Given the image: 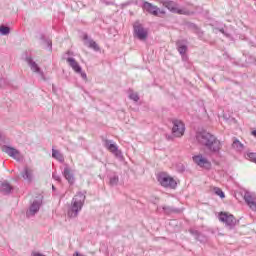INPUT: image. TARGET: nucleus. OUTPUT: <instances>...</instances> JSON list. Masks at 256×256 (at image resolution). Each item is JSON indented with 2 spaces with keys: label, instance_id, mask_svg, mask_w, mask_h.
Instances as JSON below:
<instances>
[{
  "label": "nucleus",
  "instance_id": "19",
  "mask_svg": "<svg viewBox=\"0 0 256 256\" xmlns=\"http://www.w3.org/2000/svg\"><path fill=\"white\" fill-rule=\"evenodd\" d=\"M21 175L23 179H25V181H28V183H31V181H33V169L25 167Z\"/></svg>",
  "mask_w": 256,
  "mask_h": 256
},
{
  "label": "nucleus",
  "instance_id": "11",
  "mask_svg": "<svg viewBox=\"0 0 256 256\" xmlns=\"http://www.w3.org/2000/svg\"><path fill=\"white\" fill-rule=\"evenodd\" d=\"M2 151L9 155V157H12V159H16V161H19L21 154L19 150L15 149L14 147L4 145L2 147Z\"/></svg>",
  "mask_w": 256,
  "mask_h": 256
},
{
  "label": "nucleus",
  "instance_id": "17",
  "mask_svg": "<svg viewBox=\"0 0 256 256\" xmlns=\"http://www.w3.org/2000/svg\"><path fill=\"white\" fill-rule=\"evenodd\" d=\"M68 65L75 71V73H81V66L79 65V62L75 60V58H67L66 59Z\"/></svg>",
  "mask_w": 256,
  "mask_h": 256
},
{
  "label": "nucleus",
  "instance_id": "32",
  "mask_svg": "<svg viewBox=\"0 0 256 256\" xmlns=\"http://www.w3.org/2000/svg\"><path fill=\"white\" fill-rule=\"evenodd\" d=\"M49 51H53V42L51 40L46 41Z\"/></svg>",
  "mask_w": 256,
  "mask_h": 256
},
{
  "label": "nucleus",
  "instance_id": "23",
  "mask_svg": "<svg viewBox=\"0 0 256 256\" xmlns=\"http://www.w3.org/2000/svg\"><path fill=\"white\" fill-rule=\"evenodd\" d=\"M255 200H256V197L253 194H251L250 192H245L244 201H245L246 205H248L249 203H251Z\"/></svg>",
  "mask_w": 256,
  "mask_h": 256
},
{
  "label": "nucleus",
  "instance_id": "3",
  "mask_svg": "<svg viewBox=\"0 0 256 256\" xmlns=\"http://www.w3.org/2000/svg\"><path fill=\"white\" fill-rule=\"evenodd\" d=\"M172 135H166L168 141H173L175 137L180 138L185 135V124L181 120H172Z\"/></svg>",
  "mask_w": 256,
  "mask_h": 256
},
{
  "label": "nucleus",
  "instance_id": "34",
  "mask_svg": "<svg viewBox=\"0 0 256 256\" xmlns=\"http://www.w3.org/2000/svg\"><path fill=\"white\" fill-rule=\"evenodd\" d=\"M220 33H223V35H225V30L223 28L220 29Z\"/></svg>",
  "mask_w": 256,
  "mask_h": 256
},
{
  "label": "nucleus",
  "instance_id": "10",
  "mask_svg": "<svg viewBox=\"0 0 256 256\" xmlns=\"http://www.w3.org/2000/svg\"><path fill=\"white\" fill-rule=\"evenodd\" d=\"M194 163L198 165V167H203L204 169L211 168V162L205 158L202 154H198L192 157Z\"/></svg>",
  "mask_w": 256,
  "mask_h": 256
},
{
  "label": "nucleus",
  "instance_id": "20",
  "mask_svg": "<svg viewBox=\"0 0 256 256\" xmlns=\"http://www.w3.org/2000/svg\"><path fill=\"white\" fill-rule=\"evenodd\" d=\"M52 157L53 159H56V161H59L60 163L65 162V157L61 154L59 150L52 149Z\"/></svg>",
  "mask_w": 256,
  "mask_h": 256
},
{
  "label": "nucleus",
  "instance_id": "36",
  "mask_svg": "<svg viewBox=\"0 0 256 256\" xmlns=\"http://www.w3.org/2000/svg\"><path fill=\"white\" fill-rule=\"evenodd\" d=\"M53 191H55V186H52Z\"/></svg>",
  "mask_w": 256,
  "mask_h": 256
},
{
  "label": "nucleus",
  "instance_id": "2",
  "mask_svg": "<svg viewBox=\"0 0 256 256\" xmlns=\"http://www.w3.org/2000/svg\"><path fill=\"white\" fill-rule=\"evenodd\" d=\"M85 199H87V196H85V193L78 192L72 199L71 206L68 209L67 216L70 217V219H75L79 216V212L81 209H83V206L85 205Z\"/></svg>",
  "mask_w": 256,
  "mask_h": 256
},
{
  "label": "nucleus",
  "instance_id": "16",
  "mask_svg": "<svg viewBox=\"0 0 256 256\" xmlns=\"http://www.w3.org/2000/svg\"><path fill=\"white\" fill-rule=\"evenodd\" d=\"M176 47L180 55L183 57V55L187 53V40L183 39L176 41Z\"/></svg>",
  "mask_w": 256,
  "mask_h": 256
},
{
  "label": "nucleus",
  "instance_id": "14",
  "mask_svg": "<svg viewBox=\"0 0 256 256\" xmlns=\"http://www.w3.org/2000/svg\"><path fill=\"white\" fill-rule=\"evenodd\" d=\"M83 40H84V45H86L90 49H93L94 51H101L99 44H97V42H95L93 39L89 38L87 34H84Z\"/></svg>",
  "mask_w": 256,
  "mask_h": 256
},
{
  "label": "nucleus",
  "instance_id": "6",
  "mask_svg": "<svg viewBox=\"0 0 256 256\" xmlns=\"http://www.w3.org/2000/svg\"><path fill=\"white\" fill-rule=\"evenodd\" d=\"M163 5L166 7L168 11H171V13H177L178 15H189V10L186 9H180L179 4L175 1H165Z\"/></svg>",
  "mask_w": 256,
  "mask_h": 256
},
{
  "label": "nucleus",
  "instance_id": "26",
  "mask_svg": "<svg viewBox=\"0 0 256 256\" xmlns=\"http://www.w3.org/2000/svg\"><path fill=\"white\" fill-rule=\"evenodd\" d=\"M11 29L7 26H0V35H9Z\"/></svg>",
  "mask_w": 256,
  "mask_h": 256
},
{
  "label": "nucleus",
  "instance_id": "15",
  "mask_svg": "<svg viewBox=\"0 0 256 256\" xmlns=\"http://www.w3.org/2000/svg\"><path fill=\"white\" fill-rule=\"evenodd\" d=\"M26 61L33 73H39V75H43V71H41V68L39 67V65H37V62L33 61V58L28 57L26 58Z\"/></svg>",
  "mask_w": 256,
  "mask_h": 256
},
{
  "label": "nucleus",
  "instance_id": "13",
  "mask_svg": "<svg viewBox=\"0 0 256 256\" xmlns=\"http://www.w3.org/2000/svg\"><path fill=\"white\" fill-rule=\"evenodd\" d=\"M145 11H147L148 13H151V15H155V17H157L159 15V13L163 14L165 13L164 11H161V9H159V7L149 3V2H145L143 5Z\"/></svg>",
  "mask_w": 256,
  "mask_h": 256
},
{
  "label": "nucleus",
  "instance_id": "30",
  "mask_svg": "<svg viewBox=\"0 0 256 256\" xmlns=\"http://www.w3.org/2000/svg\"><path fill=\"white\" fill-rule=\"evenodd\" d=\"M249 209H251V211H256V200L250 202L247 204Z\"/></svg>",
  "mask_w": 256,
  "mask_h": 256
},
{
  "label": "nucleus",
  "instance_id": "29",
  "mask_svg": "<svg viewBox=\"0 0 256 256\" xmlns=\"http://www.w3.org/2000/svg\"><path fill=\"white\" fill-rule=\"evenodd\" d=\"M247 157L250 159V161H252L253 163H256V153H248Z\"/></svg>",
  "mask_w": 256,
  "mask_h": 256
},
{
  "label": "nucleus",
  "instance_id": "9",
  "mask_svg": "<svg viewBox=\"0 0 256 256\" xmlns=\"http://www.w3.org/2000/svg\"><path fill=\"white\" fill-rule=\"evenodd\" d=\"M42 202L41 200H34L28 210L26 211L27 219H31V217H35L36 214L39 213V209H41Z\"/></svg>",
  "mask_w": 256,
  "mask_h": 256
},
{
  "label": "nucleus",
  "instance_id": "5",
  "mask_svg": "<svg viewBox=\"0 0 256 256\" xmlns=\"http://www.w3.org/2000/svg\"><path fill=\"white\" fill-rule=\"evenodd\" d=\"M134 29V37H137L139 41H145L149 35V32L145 27H143V24H141L139 21H136L133 24Z\"/></svg>",
  "mask_w": 256,
  "mask_h": 256
},
{
  "label": "nucleus",
  "instance_id": "21",
  "mask_svg": "<svg viewBox=\"0 0 256 256\" xmlns=\"http://www.w3.org/2000/svg\"><path fill=\"white\" fill-rule=\"evenodd\" d=\"M13 191V186L9 184V182H3L1 184V192L4 193V195H9Z\"/></svg>",
  "mask_w": 256,
  "mask_h": 256
},
{
  "label": "nucleus",
  "instance_id": "33",
  "mask_svg": "<svg viewBox=\"0 0 256 256\" xmlns=\"http://www.w3.org/2000/svg\"><path fill=\"white\" fill-rule=\"evenodd\" d=\"M80 75H81V77H82V79H87V74L85 73V72H83V68L81 69V72H78Z\"/></svg>",
  "mask_w": 256,
  "mask_h": 256
},
{
  "label": "nucleus",
  "instance_id": "25",
  "mask_svg": "<svg viewBox=\"0 0 256 256\" xmlns=\"http://www.w3.org/2000/svg\"><path fill=\"white\" fill-rule=\"evenodd\" d=\"M232 147L238 151H241V149H243V144L239 140L235 139L232 143Z\"/></svg>",
  "mask_w": 256,
  "mask_h": 256
},
{
  "label": "nucleus",
  "instance_id": "22",
  "mask_svg": "<svg viewBox=\"0 0 256 256\" xmlns=\"http://www.w3.org/2000/svg\"><path fill=\"white\" fill-rule=\"evenodd\" d=\"M109 183H110L111 187H115V186L119 185V176L116 173L111 175L109 177Z\"/></svg>",
  "mask_w": 256,
  "mask_h": 256
},
{
  "label": "nucleus",
  "instance_id": "7",
  "mask_svg": "<svg viewBox=\"0 0 256 256\" xmlns=\"http://www.w3.org/2000/svg\"><path fill=\"white\" fill-rule=\"evenodd\" d=\"M104 147H106L110 153L115 155L117 159H123V152H121V150H119V146H117V144L113 143L111 140H104Z\"/></svg>",
  "mask_w": 256,
  "mask_h": 256
},
{
  "label": "nucleus",
  "instance_id": "27",
  "mask_svg": "<svg viewBox=\"0 0 256 256\" xmlns=\"http://www.w3.org/2000/svg\"><path fill=\"white\" fill-rule=\"evenodd\" d=\"M215 193L220 197L221 199H225V192L221 190V188H215Z\"/></svg>",
  "mask_w": 256,
  "mask_h": 256
},
{
  "label": "nucleus",
  "instance_id": "28",
  "mask_svg": "<svg viewBox=\"0 0 256 256\" xmlns=\"http://www.w3.org/2000/svg\"><path fill=\"white\" fill-rule=\"evenodd\" d=\"M129 99H131L132 101H135L137 103V101H139V94H137L135 92H131L129 94Z\"/></svg>",
  "mask_w": 256,
  "mask_h": 256
},
{
  "label": "nucleus",
  "instance_id": "35",
  "mask_svg": "<svg viewBox=\"0 0 256 256\" xmlns=\"http://www.w3.org/2000/svg\"><path fill=\"white\" fill-rule=\"evenodd\" d=\"M252 135H253L254 137H256V130H253V131H252Z\"/></svg>",
  "mask_w": 256,
  "mask_h": 256
},
{
  "label": "nucleus",
  "instance_id": "4",
  "mask_svg": "<svg viewBox=\"0 0 256 256\" xmlns=\"http://www.w3.org/2000/svg\"><path fill=\"white\" fill-rule=\"evenodd\" d=\"M157 181L161 185V187H164L165 189L177 188V181H175L173 177L165 172H160L157 175Z\"/></svg>",
  "mask_w": 256,
  "mask_h": 256
},
{
  "label": "nucleus",
  "instance_id": "1",
  "mask_svg": "<svg viewBox=\"0 0 256 256\" xmlns=\"http://www.w3.org/2000/svg\"><path fill=\"white\" fill-rule=\"evenodd\" d=\"M196 141L202 147H205L211 153V155H219L221 153V149L223 144L221 140L217 138V136L211 134L207 131H199L196 133Z\"/></svg>",
  "mask_w": 256,
  "mask_h": 256
},
{
  "label": "nucleus",
  "instance_id": "8",
  "mask_svg": "<svg viewBox=\"0 0 256 256\" xmlns=\"http://www.w3.org/2000/svg\"><path fill=\"white\" fill-rule=\"evenodd\" d=\"M219 221H221L222 223H225V225L227 227H230V229H233V226L237 223L235 216L227 212H221L219 214Z\"/></svg>",
  "mask_w": 256,
  "mask_h": 256
},
{
  "label": "nucleus",
  "instance_id": "31",
  "mask_svg": "<svg viewBox=\"0 0 256 256\" xmlns=\"http://www.w3.org/2000/svg\"><path fill=\"white\" fill-rule=\"evenodd\" d=\"M52 178H53L55 181H58V183H61V176H59V174H57V172H53Z\"/></svg>",
  "mask_w": 256,
  "mask_h": 256
},
{
  "label": "nucleus",
  "instance_id": "24",
  "mask_svg": "<svg viewBox=\"0 0 256 256\" xmlns=\"http://www.w3.org/2000/svg\"><path fill=\"white\" fill-rule=\"evenodd\" d=\"M162 210L165 213V215H171V213H175V211H177L175 208L171 206H163Z\"/></svg>",
  "mask_w": 256,
  "mask_h": 256
},
{
  "label": "nucleus",
  "instance_id": "18",
  "mask_svg": "<svg viewBox=\"0 0 256 256\" xmlns=\"http://www.w3.org/2000/svg\"><path fill=\"white\" fill-rule=\"evenodd\" d=\"M189 233H191V235H193L197 241H200V243H207V237L201 234L199 230L190 229Z\"/></svg>",
  "mask_w": 256,
  "mask_h": 256
},
{
  "label": "nucleus",
  "instance_id": "12",
  "mask_svg": "<svg viewBox=\"0 0 256 256\" xmlns=\"http://www.w3.org/2000/svg\"><path fill=\"white\" fill-rule=\"evenodd\" d=\"M62 174L70 185H74L75 175L73 174V170L71 169V167H69V165L65 164Z\"/></svg>",
  "mask_w": 256,
  "mask_h": 256
}]
</instances>
